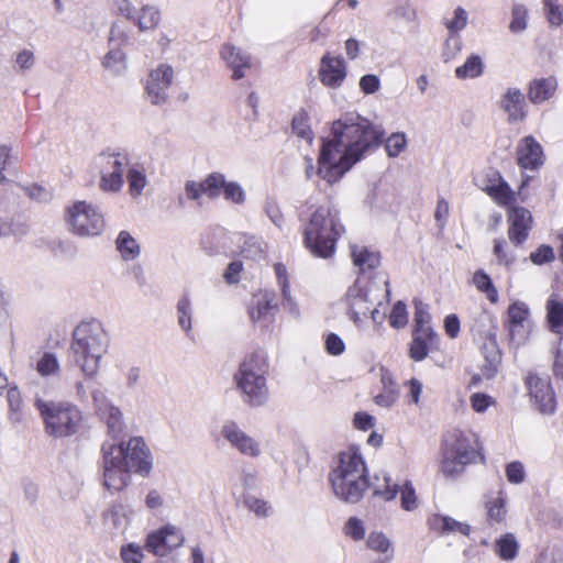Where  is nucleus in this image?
Segmentation results:
<instances>
[{
  "label": "nucleus",
  "instance_id": "1",
  "mask_svg": "<svg viewBox=\"0 0 563 563\" xmlns=\"http://www.w3.org/2000/svg\"><path fill=\"white\" fill-rule=\"evenodd\" d=\"M384 131L358 113L341 115L332 123L331 133L322 139L318 168L305 157L308 179L318 175L328 184L338 183L355 164L375 152L384 142Z\"/></svg>",
  "mask_w": 563,
  "mask_h": 563
},
{
  "label": "nucleus",
  "instance_id": "2",
  "mask_svg": "<svg viewBox=\"0 0 563 563\" xmlns=\"http://www.w3.org/2000/svg\"><path fill=\"white\" fill-rule=\"evenodd\" d=\"M329 482L336 498L344 503H358L369 487L367 467L355 448L342 451L333 460Z\"/></svg>",
  "mask_w": 563,
  "mask_h": 563
},
{
  "label": "nucleus",
  "instance_id": "3",
  "mask_svg": "<svg viewBox=\"0 0 563 563\" xmlns=\"http://www.w3.org/2000/svg\"><path fill=\"white\" fill-rule=\"evenodd\" d=\"M110 338L101 321L85 320L71 333L70 352L74 363L86 378L97 376L100 362L108 352Z\"/></svg>",
  "mask_w": 563,
  "mask_h": 563
},
{
  "label": "nucleus",
  "instance_id": "4",
  "mask_svg": "<svg viewBox=\"0 0 563 563\" xmlns=\"http://www.w3.org/2000/svg\"><path fill=\"white\" fill-rule=\"evenodd\" d=\"M484 460L478 437L472 430L455 428L443 434L440 472L444 477L456 479L468 465Z\"/></svg>",
  "mask_w": 563,
  "mask_h": 563
},
{
  "label": "nucleus",
  "instance_id": "5",
  "mask_svg": "<svg viewBox=\"0 0 563 563\" xmlns=\"http://www.w3.org/2000/svg\"><path fill=\"white\" fill-rule=\"evenodd\" d=\"M343 233L340 211L328 201L312 212L303 231V242L314 256L329 258L334 254L336 242Z\"/></svg>",
  "mask_w": 563,
  "mask_h": 563
},
{
  "label": "nucleus",
  "instance_id": "6",
  "mask_svg": "<svg viewBox=\"0 0 563 563\" xmlns=\"http://www.w3.org/2000/svg\"><path fill=\"white\" fill-rule=\"evenodd\" d=\"M267 372L268 364L262 352H253L241 362L233 380L244 404L256 408L268 401Z\"/></svg>",
  "mask_w": 563,
  "mask_h": 563
},
{
  "label": "nucleus",
  "instance_id": "7",
  "mask_svg": "<svg viewBox=\"0 0 563 563\" xmlns=\"http://www.w3.org/2000/svg\"><path fill=\"white\" fill-rule=\"evenodd\" d=\"M46 432L54 438L69 437L77 432L81 421L80 410L69 402H46L36 400Z\"/></svg>",
  "mask_w": 563,
  "mask_h": 563
},
{
  "label": "nucleus",
  "instance_id": "8",
  "mask_svg": "<svg viewBox=\"0 0 563 563\" xmlns=\"http://www.w3.org/2000/svg\"><path fill=\"white\" fill-rule=\"evenodd\" d=\"M377 287L371 280L357 278L355 283L349 287L345 299L349 306L350 319L357 328H363L368 319L371 308L374 307L378 296Z\"/></svg>",
  "mask_w": 563,
  "mask_h": 563
},
{
  "label": "nucleus",
  "instance_id": "9",
  "mask_svg": "<svg viewBox=\"0 0 563 563\" xmlns=\"http://www.w3.org/2000/svg\"><path fill=\"white\" fill-rule=\"evenodd\" d=\"M68 223L71 231L79 236H97L104 229L103 214L87 201H76L68 208Z\"/></svg>",
  "mask_w": 563,
  "mask_h": 563
},
{
  "label": "nucleus",
  "instance_id": "10",
  "mask_svg": "<svg viewBox=\"0 0 563 563\" xmlns=\"http://www.w3.org/2000/svg\"><path fill=\"white\" fill-rule=\"evenodd\" d=\"M104 444H110L111 451L122 450V455L119 457L125 466L132 472L142 476H147L153 466V459L151 451L141 437H133L126 443H115L114 441H107Z\"/></svg>",
  "mask_w": 563,
  "mask_h": 563
},
{
  "label": "nucleus",
  "instance_id": "11",
  "mask_svg": "<svg viewBox=\"0 0 563 563\" xmlns=\"http://www.w3.org/2000/svg\"><path fill=\"white\" fill-rule=\"evenodd\" d=\"M111 450L110 444H102L103 485L109 492L117 493L129 485L132 471L119 459L122 450Z\"/></svg>",
  "mask_w": 563,
  "mask_h": 563
},
{
  "label": "nucleus",
  "instance_id": "12",
  "mask_svg": "<svg viewBox=\"0 0 563 563\" xmlns=\"http://www.w3.org/2000/svg\"><path fill=\"white\" fill-rule=\"evenodd\" d=\"M525 385L537 411L544 416L555 412L558 402L550 377L529 372L525 377Z\"/></svg>",
  "mask_w": 563,
  "mask_h": 563
},
{
  "label": "nucleus",
  "instance_id": "13",
  "mask_svg": "<svg viewBox=\"0 0 563 563\" xmlns=\"http://www.w3.org/2000/svg\"><path fill=\"white\" fill-rule=\"evenodd\" d=\"M185 542L181 529L175 525L166 523L147 533L144 549L155 556L163 558L180 548Z\"/></svg>",
  "mask_w": 563,
  "mask_h": 563
},
{
  "label": "nucleus",
  "instance_id": "14",
  "mask_svg": "<svg viewBox=\"0 0 563 563\" xmlns=\"http://www.w3.org/2000/svg\"><path fill=\"white\" fill-rule=\"evenodd\" d=\"M174 80V69L170 65L161 64L151 70L145 85L146 96L154 106L165 104L168 90Z\"/></svg>",
  "mask_w": 563,
  "mask_h": 563
},
{
  "label": "nucleus",
  "instance_id": "15",
  "mask_svg": "<svg viewBox=\"0 0 563 563\" xmlns=\"http://www.w3.org/2000/svg\"><path fill=\"white\" fill-rule=\"evenodd\" d=\"M221 434L231 448L240 454L252 459L261 456L262 445L260 441L242 430L238 422L233 420L225 421L221 428Z\"/></svg>",
  "mask_w": 563,
  "mask_h": 563
},
{
  "label": "nucleus",
  "instance_id": "16",
  "mask_svg": "<svg viewBox=\"0 0 563 563\" xmlns=\"http://www.w3.org/2000/svg\"><path fill=\"white\" fill-rule=\"evenodd\" d=\"M347 76V66L342 56L324 54L320 59L318 78L320 82L330 89H339Z\"/></svg>",
  "mask_w": 563,
  "mask_h": 563
},
{
  "label": "nucleus",
  "instance_id": "17",
  "mask_svg": "<svg viewBox=\"0 0 563 563\" xmlns=\"http://www.w3.org/2000/svg\"><path fill=\"white\" fill-rule=\"evenodd\" d=\"M384 488H375L374 494L380 496L386 501L394 500L400 493V506L406 511H415L419 507V500L410 481H406L401 488L397 484L391 483L389 476H384Z\"/></svg>",
  "mask_w": 563,
  "mask_h": 563
},
{
  "label": "nucleus",
  "instance_id": "18",
  "mask_svg": "<svg viewBox=\"0 0 563 563\" xmlns=\"http://www.w3.org/2000/svg\"><path fill=\"white\" fill-rule=\"evenodd\" d=\"M499 108L506 113L508 123L522 122L528 114V104L518 87H508L500 96Z\"/></svg>",
  "mask_w": 563,
  "mask_h": 563
},
{
  "label": "nucleus",
  "instance_id": "19",
  "mask_svg": "<svg viewBox=\"0 0 563 563\" xmlns=\"http://www.w3.org/2000/svg\"><path fill=\"white\" fill-rule=\"evenodd\" d=\"M209 189L213 190L212 199L218 198L221 195L227 201L235 205H243L246 201V194L243 187L238 181H228L225 176L221 173L213 172L208 175Z\"/></svg>",
  "mask_w": 563,
  "mask_h": 563
},
{
  "label": "nucleus",
  "instance_id": "20",
  "mask_svg": "<svg viewBox=\"0 0 563 563\" xmlns=\"http://www.w3.org/2000/svg\"><path fill=\"white\" fill-rule=\"evenodd\" d=\"M278 310L277 302L272 292H265L252 299L249 306V316L253 323L268 328L274 321Z\"/></svg>",
  "mask_w": 563,
  "mask_h": 563
},
{
  "label": "nucleus",
  "instance_id": "21",
  "mask_svg": "<svg viewBox=\"0 0 563 563\" xmlns=\"http://www.w3.org/2000/svg\"><path fill=\"white\" fill-rule=\"evenodd\" d=\"M510 227L508 230L509 240L515 245H521L529 235L532 224V216L529 210L522 207H515L509 213Z\"/></svg>",
  "mask_w": 563,
  "mask_h": 563
},
{
  "label": "nucleus",
  "instance_id": "22",
  "mask_svg": "<svg viewBox=\"0 0 563 563\" xmlns=\"http://www.w3.org/2000/svg\"><path fill=\"white\" fill-rule=\"evenodd\" d=\"M438 345L439 335L435 331L412 330L409 357L415 362H421L427 358L430 351L438 349Z\"/></svg>",
  "mask_w": 563,
  "mask_h": 563
},
{
  "label": "nucleus",
  "instance_id": "23",
  "mask_svg": "<svg viewBox=\"0 0 563 563\" xmlns=\"http://www.w3.org/2000/svg\"><path fill=\"white\" fill-rule=\"evenodd\" d=\"M518 164L525 169H537L543 164V150L532 136H526L517 147Z\"/></svg>",
  "mask_w": 563,
  "mask_h": 563
},
{
  "label": "nucleus",
  "instance_id": "24",
  "mask_svg": "<svg viewBox=\"0 0 563 563\" xmlns=\"http://www.w3.org/2000/svg\"><path fill=\"white\" fill-rule=\"evenodd\" d=\"M221 58L232 69V78L239 80L245 77V70L252 66L251 56L233 45L225 44L220 52Z\"/></svg>",
  "mask_w": 563,
  "mask_h": 563
},
{
  "label": "nucleus",
  "instance_id": "25",
  "mask_svg": "<svg viewBox=\"0 0 563 563\" xmlns=\"http://www.w3.org/2000/svg\"><path fill=\"white\" fill-rule=\"evenodd\" d=\"M558 79L554 76L533 78L528 84V98L532 104H541L550 100L558 90Z\"/></svg>",
  "mask_w": 563,
  "mask_h": 563
},
{
  "label": "nucleus",
  "instance_id": "26",
  "mask_svg": "<svg viewBox=\"0 0 563 563\" xmlns=\"http://www.w3.org/2000/svg\"><path fill=\"white\" fill-rule=\"evenodd\" d=\"M366 547L368 550L379 554L373 563H390L394 560V543L382 531H371L366 538Z\"/></svg>",
  "mask_w": 563,
  "mask_h": 563
},
{
  "label": "nucleus",
  "instance_id": "27",
  "mask_svg": "<svg viewBox=\"0 0 563 563\" xmlns=\"http://www.w3.org/2000/svg\"><path fill=\"white\" fill-rule=\"evenodd\" d=\"M428 525L431 530L441 534L460 532L463 536H468L471 533L470 525L456 521L450 516L433 515L429 518Z\"/></svg>",
  "mask_w": 563,
  "mask_h": 563
},
{
  "label": "nucleus",
  "instance_id": "28",
  "mask_svg": "<svg viewBox=\"0 0 563 563\" xmlns=\"http://www.w3.org/2000/svg\"><path fill=\"white\" fill-rule=\"evenodd\" d=\"M97 165L100 174L124 173L130 165V159L125 153H101L97 158Z\"/></svg>",
  "mask_w": 563,
  "mask_h": 563
},
{
  "label": "nucleus",
  "instance_id": "29",
  "mask_svg": "<svg viewBox=\"0 0 563 563\" xmlns=\"http://www.w3.org/2000/svg\"><path fill=\"white\" fill-rule=\"evenodd\" d=\"M115 249L125 262L134 261L141 254L139 242L125 230L119 232L115 239Z\"/></svg>",
  "mask_w": 563,
  "mask_h": 563
},
{
  "label": "nucleus",
  "instance_id": "30",
  "mask_svg": "<svg viewBox=\"0 0 563 563\" xmlns=\"http://www.w3.org/2000/svg\"><path fill=\"white\" fill-rule=\"evenodd\" d=\"M177 323L186 336H192V302L188 294H184L176 305Z\"/></svg>",
  "mask_w": 563,
  "mask_h": 563
},
{
  "label": "nucleus",
  "instance_id": "31",
  "mask_svg": "<svg viewBox=\"0 0 563 563\" xmlns=\"http://www.w3.org/2000/svg\"><path fill=\"white\" fill-rule=\"evenodd\" d=\"M353 263L362 273L375 269L380 263V256L365 246L353 245L351 247Z\"/></svg>",
  "mask_w": 563,
  "mask_h": 563
},
{
  "label": "nucleus",
  "instance_id": "32",
  "mask_svg": "<svg viewBox=\"0 0 563 563\" xmlns=\"http://www.w3.org/2000/svg\"><path fill=\"white\" fill-rule=\"evenodd\" d=\"M161 21V11L152 4H144L132 21L140 32L152 31L156 29Z\"/></svg>",
  "mask_w": 563,
  "mask_h": 563
},
{
  "label": "nucleus",
  "instance_id": "33",
  "mask_svg": "<svg viewBox=\"0 0 563 563\" xmlns=\"http://www.w3.org/2000/svg\"><path fill=\"white\" fill-rule=\"evenodd\" d=\"M383 390L374 397V402L383 408H390L399 398V388L390 375H382Z\"/></svg>",
  "mask_w": 563,
  "mask_h": 563
},
{
  "label": "nucleus",
  "instance_id": "34",
  "mask_svg": "<svg viewBox=\"0 0 563 563\" xmlns=\"http://www.w3.org/2000/svg\"><path fill=\"white\" fill-rule=\"evenodd\" d=\"M274 271L282 290L284 308L289 310L291 313H298L297 305L290 295L289 278L286 266L283 263H276L274 265Z\"/></svg>",
  "mask_w": 563,
  "mask_h": 563
},
{
  "label": "nucleus",
  "instance_id": "35",
  "mask_svg": "<svg viewBox=\"0 0 563 563\" xmlns=\"http://www.w3.org/2000/svg\"><path fill=\"white\" fill-rule=\"evenodd\" d=\"M102 420H104L109 433L113 440L118 438L123 431V415L119 407L111 404L108 407H103V410L98 413Z\"/></svg>",
  "mask_w": 563,
  "mask_h": 563
},
{
  "label": "nucleus",
  "instance_id": "36",
  "mask_svg": "<svg viewBox=\"0 0 563 563\" xmlns=\"http://www.w3.org/2000/svg\"><path fill=\"white\" fill-rule=\"evenodd\" d=\"M509 31L512 34H521L529 26V9L521 2L514 1L510 10Z\"/></svg>",
  "mask_w": 563,
  "mask_h": 563
},
{
  "label": "nucleus",
  "instance_id": "37",
  "mask_svg": "<svg viewBox=\"0 0 563 563\" xmlns=\"http://www.w3.org/2000/svg\"><path fill=\"white\" fill-rule=\"evenodd\" d=\"M483 58L477 54H472L465 63L455 69V76L459 79H474L484 74Z\"/></svg>",
  "mask_w": 563,
  "mask_h": 563
},
{
  "label": "nucleus",
  "instance_id": "38",
  "mask_svg": "<svg viewBox=\"0 0 563 563\" xmlns=\"http://www.w3.org/2000/svg\"><path fill=\"white\" fill-rule=\"evenodd\" d=\"M519 551V543L514 533H506L495 542V553L504 561H512Z\"/></svg>",
  "mask_w": 563,
  "mask_h": 563
},
{
  "label": "nucleus",
  "instance_id": "39",
  "mask_svg": "<svg viewBox=\"0 0 563 563\" xmlns=\"http://www.w3.org/2000/svg\"><path fill=\"white\" fill-rule=\"evenodd\" d=\"M103 521L117 531H124L129 526V516L122 504L112 505L104 514Z\"/></svg>",
  "mask_w": 563,
  "mask_h": 563
},
{
  "label": "nucleus",
  "instance_id": "40",
  "mask_svg": "<svg viewBox=\"0 0 563 563\" xmlns=\"http://www.w3.org/2000/svg\"><path fill=\"white\" fill-rule=\"evenodd\" d=\"M131 29L122 21L112 22L108 35V47L122 48L131 41Z\"/></svg>",
  "mask_w": 563,
  "mask_h": 563
},
{
  "label": "nucleus",
  "instance_id": "41",
  "mask_svg": "<svg viewBox=\"0 0 563 563\" xmlns=\"http://www.w3.org/2000/svg\"><path fill=\"white\" fill-rule=\"evenodd\" d=\"M240 249L245 258L260 260L264 257L266 244L258 236L243 235Z\"/></svg>",
  "mask_w": 563,
  "mask_h": 563
},
{
  "label": "nucleus",
  "instance_id": "42",
  "mask_svg": "<svg viewBox=\"0 0 563 563\" xmlns=\"http://www.w3.org/2000/svg\"><path fill=\"white\" fill-rule=\"evenodd\" d=\"M529 318V308L525 302L517 301L508 308V319L510 323V333L514 336L515 332L525 327Z\"/></svg>",
  "mask_w": 563,
  "mask_h": 563
},
{
  "label": "nucleus",
  "instance_id": "43",
  "mask_svg": "<svg viewBox=\"0 0 563 563\" xmlns=\"http://www.w3.org/2000/svg\"><path fill=\"white\" fill-rule=\"evenodd\" d=\"M309 121L308 113L305 110H300L291 120V130L299 139L305 140L308 144H312L313 132Z\"/></svg>",
  "mask_w": 563,
  "mask_h": 563
},
{
  "label": "nucleus",
  "instance_id": "44",
  "mask_svg": "<svg viewBox=\"0 0 563 563\" xmlns=\"http://www.w3.org/2000/svg\"><path fill=\"white\" fill-rule=\"evenodd\" d=\"M126 180L129 184L130 195L132 197L140 196L147 184L144 168L139 165H129Z\"/></svg>",
  "mask_w": 563,
  "mask_h": 563
},
{
  "label": "nucleus",
  "instance_id": "45",
  "mask_svg": "<svg viewBox=\"0 0 563 563\" xmlns=\"http://www.w3.org/2000/svg\"><path fill=\"white\" fill-rule=\"evenodd\" d=\"M473 284L475 285L478 291L486 295L487 299L492 303H496L498 301V291L495 285L493 284L492 278L485 271L478 269L474 273Z\"/></svg>",
  "mask_w": 563,
  "mask_h": 563
},
{
  "label": "nucleus",
  "instance_id": "46",
  "mask_svg": "<svg viewBox=\"0 0 563 563\" xmlns=\"http://www.w3.org/2000/svg\"><path fill=\"white\" fill-rule=\"evenodd\" d=\"M126 55L122 48L109 47L102 59V66L113 74H121L125 69Z\"/></svg>",
  "mask_w": 563,
  "mask_h": 563
},
{
  "label": "nucleus",
  "instance_id": "47",
  "mask_svg": "<svg viewBox=\"0 0 563 563\" xmlns=\"http://www.w3.org/2000/svg\"><path fill=\"white\" fill-rule=\"evenodd\" d=\"M486 509L487 520L490 525L501 523L506 519V498L503 496L501 490L498 497L487 501Z\"/></svg>",
  "mask_w": 563,
  "mask_h": 563
},
{
  "label": "nucleus",
  "instance_id": "48",
  "mask_svg": "<svg viewBox=\"0 0 563 563\" xmlns=\"http://www.w3.org/2000/svg\"><path fill=\"white\" fill-rule=\"evenodd\" d=\"M35 369L42 377L57 375L60 371V365L56 354L53 352H44L37 360Z\"/></svg>",
  "mask_w": 563,
  "mask_h": 563
},
{
  "label": "nucleus",
  "instance_id": "49",
  "mask_svg": "<svg viewBox=\"0 0 563 563\" xmlns=\"http://www.w3.org/2000/svg\"><path fill=\"white\" fill-rule=\"evenodd\" d=\"M413 329L419 331H434L431 327V314L428 305L415 300Z\"/></svg>",
  "mask_w": 563,
  "mask_h": 563
},
{
  "label": "nucleus",
  "instance_id": "50",
  "mask_svg": "<svg viewBox=\"0 0 563 563\" xmlns=\"http://www.w3.org/2000/svg\"><path fill=\"white\" fill-rule=\"evenodd\" d=\"M543 10L549 24L559 27L563 24V5L559 0H542Z\"/></svg>",
  "mask_w": 563,
  "mask_h": 563
},
{
  "label": "nucleus",
  "instance_id": "51",
  "mask_svg": "<svg viewBox=\"0 0 563 563\" xmlns=\"http://www.w3.org/2000/svg\"><path fill=\"white\" fill-rule=\"evenodd\" d=\"M16 161L18 156L13 153L12 147L7 144H0V185L8 181L4 172L11 170Z\"/></svg>",
  "mask_w": 563,
  "mask_h": 563
},
{
  "label": "nucleus",
  "instance_id": "52",
  "mask_svg": "<svg viewBox=\"0 0 563 563\" xmlns=\"http://www.w3.org/2000/svg\"><path fill=\"white\" fill-rule=\"evenodd\" d=\"M207 183L208 176L200 183L195 180H187L185 184V194L187 199L198 201L203 195H207L210 199H212L211 192L213 190L209 189Z\"/></svg>",
  "mask_w": 563,
  "mask_h": 563
},
{
  "label": "nucleus",
  "instance_id": "53",
  "mask_svg": "<svg viewBox=\"0 0 563 563\" xmlns=\"http://www.w3.org/2000/svg\"><path fill=\"white\" fill-rule=\"evenodd\" d=\"M467 22V11L462 7H457L453 11V16L451 19H445L444 25L451 34H456L466 27Z\"/></svg>",
  "mask_w": 563,
  "mask_h": 563
},
{
  "label": "nucleus",
  "instance_id": "54",
  "mask_svg": "<svg viewBox=\"0 0 563 563\" xmlns=\"http://www.w3.org/2000/svg\"><path fill=\"white\" fill-rule=\"evenodd\" d=\"M244 505L250 511L261 518H266L272 514V506L266 500L254 495H246L244 497Z\"/></svg>",
  "mask_w": 563,
  "mask_h": 563
},
{
  "label": "nucleus",
  "instance_id": "55",
  "mask_svg": "<svg viewBox=\"0 0 563 563\" xmlns=\"http://www.w3.org/2000/svg\"><path fill=\"white\" fill-rule=\"evenodd\" d=\"M548 319L553 331H559L563 328V303L549 299L547 303Z\"/></svg>",
  "mask_w": 563,
  "mask_h": 563
},
{
  "label": "nucleus",
  "instance_id": "56",
  "mask_svg": "<svg viewBox=\"0 0 563 563\" xmlns=\"http://www.w3.org/2000/svg\"><path fill=\"white\" fill-rule=\"evenodd\" d=\"M120 558L123 563H143V548L134 542L124 544L120 549Z\"/></svg>",
  "mask_w": 563,
  "mask_h": 563
},
{
  "label": "nucleus",
  "instance_id": "57",
  "mask_svg": "<svg viewBox=\"0 0 563 563\" xmlns=\"http://www.w3.org/2000/svg\"><path fill=\"white\" fill-rule=\"evenodd\" d=\"M123 175H124V173L100 174L101 177H100L99 186H100L101 190L110 191V192L119 191L124 184Z\"/></svg>",
  "mask_w": 563,
  "mask_h": 563
},
{
  "label": "nucleus",
  "instance_id": "58",
  "mask_svg": "<svg viewBox=\"0 0 563 563\" xmlns=\"http://www.w3.org/2000/svg\"><path fill=\"white\" fill-rule=\"evenodd\" d=\"M407 139L404 133H393L385 141V150L389 157H397L406 147Z\"/></svg>",
  "mask_w": 563,
  "mask_h": 563
},
{
  "label": "nucleus",
  "instance_id": "59",
  "mask_svg": "<svg viewBox=\"0 0 563 563\" xmlns=\"http://www.w3.org/2000/svg\"><path fill=\"white\" fill-rule=\"evenodd\" d=\"M506 242L503 239H496L494 241V254L497 257L499 265L511 266L516 262V255L505 249Z\"/></svg>",
  "mask_w": 563,
  "mask_h": 563
},
{
  "label": "nucleus",
  "instance_id": "60",
  "mask_svg": "<svg viewBox=\"0 0 563 563\" xmlns=\"http://www.w3.org/2000/svg\"><path fill=\"white\" fill-rule=\"evenodd\" d=\"M408 322V313L406 305L402 301H397L390 312L389 323L395 329L404 328Z\"/></svg>",
  "mask_w": 563,
  "mask_h": 563
},
{
  "label": "nucleus",
  "instance_id": "61",
  "mask_svg": "<svg viewBox=\"0 0 563 563\" xmlns=\"http://www.w3.org/2000/svg\"><path fill=\"white\" fill-rule=\"evenodd\" d=\"M506 477L510 484L519 485L526 479L525 466L519 461H512L506 465Z\"/></svg>",
  "mask_w": 563,
  "mask_h": 563
},
{
  "label": "nucleus",
  "instance_id": "62",
  "mask_svg": "<svg viewBox=\"0 0 563 563\" xmlns=\"http://www.w3.org/2000/svg\"><path fill=\"white\" fill-rule=\"evenodd\" d=\"M344 533L354 541L363 540L365 537L364 522L357 517L349 518L344 526Z\"/></svg>",
  "mask_w": 563,
  "mask_h": 563
},
{
  "label": "nucleus",
  "instance_id": "63",
  "mask_svg": "<svg viewBox=\"0 0 563 563\" xmlns=\"http://www.w3.org/2000/svg\"><path fill=\"white\" fill-rule=\"evenodd\" d=\"M264 211L269 220L278 228L282 229L285 221L280 208L275 199L267 198L264 203Z\"/></svg>",
  "mask_w": 563,
  "mask_h": 563
},
{
  "label": "nucleus",
  "instance_id": "64",
  "mask_svg": "<svg viewBox=\"0 0 563 563\" xmlns=\"http://www.w3.org/2000/svg\"><path fill=\"white\" fill-rule=\"evenodd\" d=\"M324 344L327 353L333 356H339L345 351L344 341L333 332L327 334Z\"/></svg>",
  "mask_w": 563,
  "mask_h": 563
}]
</instances>
